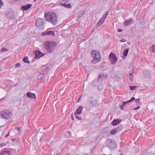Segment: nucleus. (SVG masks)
Segmentation results:
<instances>
[{"instance_id":"obj_1","label":"nucleus","mask_w":155,"mask_h":155,"mask_svg":"<svg viewBox=\"0 0 155 155\" xmlns=\"http://www.w3.org/2000/svg\"><path fill=\"white\" fill-rule=\"evenodd\" d=\"M44 17L47 21L54 25H56L58 22L57 16L54 13L51 12H48L45 14Z\"/></svg>"},{"instance_id":"obj_2","label":"nucleus","mask_w":155,"mask_h":155,"mask_svg":"<svg viewBox=\"0 0 155 155\" xmlns=\"http://www.w3.org/2000/svg\"><path fill=\"white\" fill-rule=\"evenodd\" d=\"M57 44L54 41H45L43 44L44 48L49 53H51L54 51Z\"/></svg>"},{"instance_id":"obj_3","label":"nucleus","mask_w":155,"mask_h":155,"mask_svg":"<svg viewBox=\"0 0 155 155\" xmlns=\"http://www.w3.org/2000/svg\"><path fill=\"white\" fill-rule=\"evenodd\" d=\"M91 55L92 57L94 58L91 61L92 63L95 64L101 61V57L99 51L96 50L93 51L91 52Z\"/></svg>"},{"instance_id":"obj_4","label":"nucleus","mask_w":155,"mask_h":155,"mask_svg":"<svg viewBox=\"0 0 155 155\" xmlns=\"http://www.w3.org/2000/svg\"><path fill=\"white\" fill-rule=\"evenodd\" d=\"M105 144L106 146L108 147L110 150L115 149L117 146L115 141L113 140L110 139L107 140Z\"/></svg>"},{"instance_id":"obj_5","label":"nucleus","mask_w":155,"mask_h":155,"mask_svg":"<svg viewBox=\"0 0 155 155\" xmlns=\"http://www.w3.org/2000/svg\"><path fill=\"white\" fill-rule=\"evenodd\" d=\"M0 114L2 117L7 120L10 119L12 116V114L11 111L7 110H5L1 111Z\"/></svg>"},{"instance_id":"obj_6","label":"nucleus","mask_w":155,"mask_h":155,"mask_svg":"<svg viewBox=\"0 0 155 155\" xmlns=\"http://www.w3.org/2000/svg\"><path fill=\"white\" fill-rule=\"evenodd\" d=\"M44 20L42 18H38L35 23V26L40 29L43 30L44 29Z\"/></svg>"},{"instance_id":"obj_7","label":"nucleus","mask_w":155,"mask_h":155,"mask_svg":"<svg viewBox=\"0 0 155 155\" xmlns=\"http://www.w3.org/2000/svg\"><path fill=\"white\" fill-rule=\"evenodd\" d=\"M87 102L90 106L93 107H95L98 105L97 100L93 97L89 98Z\"/></svg>"},{"instance_id":"obj_8","label":"nucleus","mask_w":155,"mask_h":155,"mask_svg":"<svg viewBox=\"0 0 155 155\" xmlns=\"http://www.w3.org/2000/svg\"><path fill=\"white\" fill-rule=\"evenodd\" d=\"M109 13V12H106L105 14L103 15L102 17L101 18V19L99 21L98 23L96 25L97 27H98L103 23Z\"/></svg>"},{"instance_id":"obj_9","label":"nucleus","mask_w":155,"mask_h":155,"mask_svg":"<svg viewBox=\"0 0 155 155\" xmlns=\"http://www.w3.org/2000/svg\"><path fill=\"white\" fill-rule=\"evenodd\" d=\"M109 58L110 61L112 64H114L116 63L117 61V58L115 54L111 53L109 55Z\"/></svg>"},{"instance_id":"obj_10","label":"nucleus","mask_w":155,"mask_h":155,"mask_svg":"<svg viewBox=\"0 0 155 155\" xmlns=\"http://www.w3.org/2000/svg\"><path fill=\"white\" fill-rule=\"evenodd\" d=\"M123 128V125L120 124L117 127L115 128L114 129H112L110 132V134L111 135H113L116 133L119 132Z\"/></svg>"},{"instance_id":"obj_11","label":"nucleus","mask_w":155,"mask_h":155,"mask_svg":"<svg viewBox=\"0 0 155 155\" xmlns=\"http://www.w3.org/2000/svg\"><path fill=\"white\" fill-rule=\"evenodd\" d=\"M34 53L35 55V57H34L35 59L37 58L39 59L41 57H43L44 55L43 54L38 50L35 51L34 52Z\"/></svg>"},{"instance_id":"obj_12","label":"nucleus","mask_w":155,"mask_h":155,"mask_svg":"<svg viewBox=\"0 0 155 155\" xmlns=\"http://www.w3.org/2000/svg\"><path fill=\"white\" fill-rule=\"evenodd\" d=\"M50 35H52V36H54L55 35L54 32V31H46L45 32H43L41 34L42 36Z\"/></svg>"},{"instance_id":"obj_13","label":"nucleus","mask_w":155,"mask_h":155,"mask_svg":"<svg viewBox=\"0 0 155 155\" xmlns=\"http://www.w3.org/2000/svg\"><path fill=\"white\" fill-rule=\"evenodd\" d=\"M32 5L28 4L25 5H22L21 6V8L24 11H26L29 8H31L32 6Z\"/></svg>"},{"instance_id":"obj_14","label":"nucleus","mask_w":155,"mask_h":155,"mask_svg":"<svg viewBox=\"0 0 155 155\" xmlns=\"http://www.w3.org/2000/svg\"><path fill=\"white\" fill-rule=\"evenodd\" d=\"M107 78V76L106 75H104L103 74H99L98 76V78L97 81H101V80H104L106 79Z\"/></svg>"},{"instance_id":"obj_15","label":"nucleus","mask_w":155,"mask_h":155,"mask_svg":"<svg viewBox=\"0 0 155 155\" xmlns=\"http://www.w3.org/2000/svg\"><path fill=\"white\" fill-rule=\"evenodd\" d=\"M134 21L132 18H130L129 20H127L125 21L124 23V25L125 26H127L133 23Z\"/></svg>"},{"instance_id":"obj_16","label":"nucleus","mask_w":155,"mask_h":155,"mask_svg":"<svg viewBox=\"0 0 155 155\" xmlns=\"http://www.w3.org/2000/svg\"><path fill=\"white\" fill-rule=\"evenodd\" d=\"M26 96L30 98H32L34 99H36V95L35 94L30 93V92H28L26 94Z\"/></svg>"},{"instance_id":"obj_17","label":"nucleus","mask_w":155,"mask_h":155,"mask_svg":"<svg viewBox=\"0 0 155 155\" xmlns=\"http://www.w3.org/2000/svg\"><path fill=\"white\" fill-rule=\"evenodd\" d=\"M121 121V120L120 119H114L111 123V124L114 126L119 124Z\"/></svg>"},{"instance_id":"obj_18","label":"nucleus","mask_w":155,"mask_h":155,"mask_svg":"<svg viewBox=\"0 0 155 155\" xmlns=\"http://www.w3.org/2000/svg\"><path fill=\"white\" fill-rule=\"evenodd\" d=\"M85 12L83 10L79 12L78 13L77 19L79 20V19L85 14Z\"/></svg>"},{"instance_id":"obj_19","label":"nucleus","mask_w":155,"mask_h":155,"mask_svg":"<svg viewBox=\"0 0 155 155\" xmlns=\"http://www.w3.org/2000/svg\"><path fill=\"white\" fill-rule=\"evenodd\" d=\"M82 109L83 107L82 106H80L75 112L74 114H81Z\"/></svg>"},{"instance_id":"obj_20","label":"nucleus","mask_w":155,"mask_h":155,"mask_svg":"<svg viewBox=\"0 0 155 155\" xmlns=\"http://www.w3.org/2000/svg\"><path fill=\"white\" fill-rule=\"evenodd\" d=\"M60 5L67 8H71V4H66L65 3H61Z\"/></svg>"},{"instance_id":"obj_21","label":"nucleus","mask_w":155,"mask_h":155,"mask_svg":"<svg viewBox=\"0 0 155 155\" xmlns=\"http://www.w3.org/2000/svg\"><path fill=\"white\" fill-rule=\"evenodd\" d=\"M45 76V75H44V73H43V74L41 73L39 74L38 77L37 78L38 79H41L44 78Z\"/></svg>"},{"instance_id":"obj_22","label":"nucleus","mask_w":155,"mask_h":155,"mask_svg":"<svg viewBox=\"0 0 155 155\" xmlns=\"http://www.w3.org/2000/svg\"><path fill=\"white\" fill-rule=\"evenodd\" d=\"M108 132V128L107 127L104 128L101 131V133L103 134L104 135V136L105 134H107Z\"/></svg>"},{"instance_id":"obj_23","label":"nucleus","mask_w":155,"mask_h":155,"mask_svg":"<svg viewBox=\"0 0 155 155\" xmlns=\"http://www.w3.org/2000/svg\"><path fill=\"white\" fill-rule=\"evenodd\" d=\"M135 98L134 97H131V99L130 100H128L127 101L124 102V104H127V103H130L131 102L134 101L135 100Z\"/></svg>"},{"instance_id":"obj_24","label":"nucleus","mask_w":155,"mask_h":155,"mask_svg":"<svg viewBox=\"0 0 155 155\" xmlns=\"http://www.w3.org/2000/svg\"><path fill=\"white\" fill-rule=\"evenodd\" d=\"M22 61L25 63L28 64L30 63V61L28 60V58L27 56L24 57Z\"/></svg>"},{"instance_id":"obj_25","label":"nucleus","mask_w":155,"mask_h":155,"mask_svg":"<svg viewBox=\"0 0 155 155\" xmlns=\"http://www.w3.org/2000/svg\"><path fill=\"white\" fill-rule=\"evenodd\" d=\"M49 70V68L48 67H47L42 71H41V73L43 74V73H44V75H46V74L48 72Z\"/></svg>"},{"instance_id":"obj_26","label":"nucleus","mask_w":155,"mask_h":155,"mask_svg":"<svg viewBox=\"0 0 155 155\" xmlns=\"http://www.w3.org/2000/svg\"><path fill=\"white\" fill-rule=\"evenodd\" d=\"M134 71V69H133L132 70V72L130 73H129V74L130 75L129 78L131 81H132L133 80V75H132V74L133 73Z\"/></svg>"},{"instance_id":"obj_27","label":"nucleus","mask_w":155,"mask_h":155,"mask_svg":"<svg viewBox=\"0 0 155 155\" xmlns=\"http://www.w3.org/2000/svg\"><path fill=\"white\" fill-rule=\"evenodd\" d=\"M129 50V49L128 48H127L126 50H124L123 53V55L124 57H125L127 55Z\"/></svg>"},{"instance_id":"obj_28","label":"nucleus","mask_w":155,"mask_h":155,"mask_svg":"<svg viewBox=\"0 0 155 155\" xmlns=\"http://www.w3.org/2000/svg\"><path fill=\"white\" fill-rule=\"evenodd\" d=\"M9 152V151L6 150L1 151L0 155H5L6 153H8Z\"/></svg>"},{"instance_id":"obj_29","label":"nucleus","mask_w":155,"mask_h":155,"mask_svg":"<svg viewBox=\"0 0 155 155\" xmlns=\"http://www.w3.org/2000/svg\"><path fill=\"white\" fill-rule=\"evenodd\" d=\"M79 114H74L75 117L79 120H81V118L80 117V116Z\"/></svg>"},{"instance_id":"obj_30","label":"nucleus","mask_w":155,"mask_h":155,"mask_svg":"<svg viewBox=\"0 0 155 155\" xmlns=\"http://www.w3.org/2000/svg\"><path fill=\"white\" fill-rule=\"evenodd\" d=\"M152 52H155V45H153L152 47Z\"/></svg>"},{"instance_id":"obj_31","label":"nucleus","mask_w":155,"mask_h":155,"mask_svg":"<svg viewBox=\"0 0 155 155\" xmlns=\"http://www.w3.org/2000/svg\"><path fill=\"white\" fill-rule=\"evenodd\" d=\"M137 87H136L135 86H130V90H135L136 88Z\"/></svg>"},{"instance_id":"obj_32","label":"nucleus","mask_w":155,"mask_h":155,"mask_svg":"<svg viewBox=\"0 0 155 155\" xmlns=\"http://www.w3.org/2000/svg\"><path fill=\"white\" fill-rule=\"evenodd\" d=\"M6 145V144L5 143H3L0 144V147H2L3 146H5Z\"/></svg>"},{"instance_id":"obj_33","label":"nucleus","mask_w":155,"mask_h":155,"mask_svg":"<svg viewBox=\"0 0 155 155\" xmlns=\"http://www.w3.org/2000/svg\"><path fill=\"white\" fill-rule=\"evenodd\" d=\"M20 66H21L20 64L19 63H18L15 64V68H16L17 67H20Z\"/></svg>"},{"instance_id":"obj_34","label":"nucleus","mask_w":155,"mask_h":155,"mask_svg":"<svg viewBox=\"0 0 155 155\" xmlns=\"http://www.w3.org/2000/svg\"><path fill=\"white\" fill-rule=\"evenodd\" d=\"M140 99L139 98H138L136 100V102L137 103V104H139L140 103Z\"/></svg>"},{"instance_id":"obj_35","label":"nucleus","mask_w":155,"mask_h":155,"mask_svg":"<svg viewBox=\"0 0 155 155\" xmlns=\"http://www.w3.org/2000/svg\"><path fill=\"white\" fill-rule=\"evenodd\" d=\"M8 50L6 49L5 48H3L2 49V52H5L6 51H8Z\"/></svg>"},{"instance_id":"obj_36","label":"nucleus","mask_w":155,"mask_h":155,"mask_svg":"<svg viewBox=\"0 0 155 155\" xmlns=\"http://www.w3.org/2000/svg\"><path fill=\"white\" fill-rule=\"evenodd\" d=\"M125 104H124V102H123V104L122 105H121L120 106V108L123 110H124V106L125 105Z\"/></svg>"},{"instance_id":"obj_37","label":"nucleus","mask_w":155,"mask_h":155,"mask_svg":"<svg viewBox=\"0 0 155 155\" xmlns=\"http://www.w3.org/2000/svg\"><path fill=\"white\" fill-rule=\"evenodd\" d=\"M126 40L125 39H124V38H122L121 40H120V42H125L126 41Z\"/></svg>"},{"instance_id":"obj_38","label":"nucleus","mask_w":155,"mask_h":155,"mask_svg":"<svg viewBox=\"0 0 155 155\" xmlns=\"http://www.w3.org/2000/svg\"><path fill=\"white\" fill-rule=\"evenodd\" d=\"M3 3L2 0H0V8L3 5Z\"/></svg>"},{"instance_id":"obj_39","label":"nucleus","mask_w":155,"mask_h":155,"mask_svg":"<svg viewBox=\"0 0 155 155\" xmlns=\"http://www.w3.org/2000/svg\"><path fill=\"white\" fill-rule=\"evenodd\" d=\"M145 155H155V153H146Z\"/></svg>"},{"instance_id":"obj_40","label":"nucleus","mask_w":155,"mask_h":155,"mask_svg":"<svg viewBox=\"0 0 155 155\" xmlns=\"http://www.w3.org/2000/svg\"><path fill=\"white\" fill-rule=\"evenodd\" d=\"M16 130L18 131H20V128L19 127H16L15 128Z\"/></svg>"},{"instance_id":"obj_41","label":"nucleus","mask_w":155,"mask_h":155,"mask_svg":"<svg viewBox=\"0 0 155 155\" xmlns=\"http://www.w3.org/2000/svg\"><path fill=\"white\" fill-rule=\"evenodd\" d=\"M140 108V106H138L137 108H134L133 109V110H137L139 109Z\"/></svg>"},{"instance_id":"obj_42","label":"nucleus","mask_w":155,"mask_h":155,"mask_svg":"<svg viewBox=\"0 0 155 155\" xmlns=\"http://www.w3.org/2000/svg\"><path fill=\"white\" fill-rule=\"evenodd\" d=\"M71 119L72 120H74V118L73 116V114H71Z\"/></svg>"},{"instance_id":"obj_43","label":"nucleus","mask_w":155,"mask_h":155,"mask_svg":"<svg viewBox=\"0 0 155 155\" xmlns=\"http://www.w3.org/2000/svg\"><path fill=\"white\" fill-rule=\"evenodd\" d=\"M10 132H9L7 135L5 136V137L6 138L9 135Z\"/></svg>"},{"instance_id":"obj_44","label":"nucleus","mask_w":155,"mask_h":155,"mask_svg":"<svg viewBox=\"0 0 155 155\" xmlns=\"http://www.w3.org/2000/svg\"><path fill=\"white\" fill-rule=\"evenodd\" d=\"M123 31V30H121L120 29H117V31L118 32H119L122 31Z\"/></svg>"},{"instance_id":"obj_45","label":"nucleus","mask_w":155,"mask_h":155,"mask_svg":"<svg viewBox=\"0 0 155 155\" xmlns=\"http://www.w3.org/2000/svg\"><path fill=\"white\" fill-rule=\"evenodd\" d=\"M16 139H12V141H14Z\"/></svg>"},{"instance_id":"obj_46","label":"nucleus","mask_w":155,"mask_h":155,"mask_svg":"<svg viewBox=\"0 0 155 155\" xmlns=\"http://www.w3.org/2000/svg\"><path fill=\"white\" fill-rule=\"evenodd\" d=\"M127 43L129 45H130V44H131V42H128Z\"/></svg>"},{"instance_id":"obj_47","label":"nucleus","mask_w":155,"mask_h":155,"mask_svg":"<svg viewBox=\"0 0 155 155\" xmlns=\"http://www.w3.org/2000/svg\"><path fill=\"white\" fill-rule=\"evenodd\" d=\"M10 152H9V153H8V155H10Z\"/></svg>"},{"instance_id":"obj_48","label":"nucleus","mask_w":155,"mask_h":155,"mask_svg":"<svg viewBox=\"0 0 155 155\" xmlns=\"http://www.w3.org/2000/svg\"><path fill=\"white\" fill-rule=\"evenodd\" d=\"M99 87H100V86H99L98 87V89L99 90H100V89H99Z\"/></svg>"},{"instance_id":"obj_49","label":"nucleus","mask_w":155,"mask_h":155,"mask_svg":"<svg viewBox=\"0 0 155 155\" xmlns=\"http://www.w3.org/2000/svg\"><path fill=\"white\" fill-rule=\"evenodd\" d=\"M68 133L69 134H70V133H71V132H68Z\"/></svg>"},{"instance_id":"obj_50","label":"nucleus","mask_w":155,"mask_h":155,"mask_svg":"<svg viewBox=\"0 0 155 155\" xmlns=\"http://www.w3.org/2000/svg\"><path fill=\"white\" fill-rule=\"evenodd\" d=\"M95 81H93V83H94V82H95Z\"/></svg>"},{"instance_id":"obj_51","label":"nucleus","mask_w":155,"mask_h":155,"mask_svg":"<svg viewBox=\"0 0 155 155\" xmlns=\"http://www.w3.org/2000/svg\"><path fill=\"white\" fill-rule=\"evenodd\" d=\"M34 2H35L36 0H34Z\"/></svg>"},{"instance_id":"obj_52","label":"nucleus","mask_w":155,"mask_h":155,"mask_svg":"<svg viewBox=\"0 0 155 155\" xmlns=\"http://www.w3.org/2000/svg\"><path fill=\"white\" fill-rule=\"evenodd\" d=\"M120 155H123V154H121Z\"/></svg>"}]
</instances>
